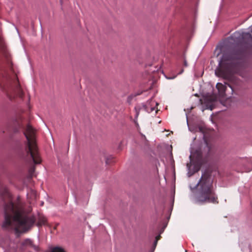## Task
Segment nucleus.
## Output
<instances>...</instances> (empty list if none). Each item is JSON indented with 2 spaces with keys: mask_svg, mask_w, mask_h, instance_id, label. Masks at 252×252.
<instances>
[{
  "mask_svg": "<svg viewBox=\"0 0 252 252\" xmlns=\"http://www.w3.org/2000/svg\"><path fill=\"white\" fill-rule=\"evenodd\" d=\"M35 167L34 166L32 167L30 169V173L31 176H32L33 173L34 172Z\"/></svg>",
  "mask_w": 252,
  "mask_h": 252,
  "instance_id": "12",
  "label": "nucleus"
},
{
  "mask_svg": "<svg viewBox=\"0 0 252 252\" xmlns=\"http://www.w3.org/2000/svg\"><path fill=\"white\" fill-rule=\"evenodd\" d=\"M37 224L38 226H41L42 225H46L47 224L46 218L45 217H40L39 219Z\"/></svg>",
  "mask_w": 252,
  "mask_h": 252,
  "instance_id": "10",
  "label": "nucleus"
},
{
  "mask_svg": "<svg viewBox=\"0 0 252 252\" xmlns=\"http://www.w3.org/2000/svg\"><path fill=\"white\" fill-rule=\"evenodd\" d=\"M51 252H65L63 249L59 247H56L54 248Z\"/></svg>",
  "mask_w": 252,
  "mask_h": 252,
  "instance_id": "11",
  "label": "nucleus"
},
{
  "mask_svg": "<svg viewBox=\"0 0 252 252\" xmlns=\"http://www.w3.org/2000/svg\"><path fill=\"white\" fill-rule=\"evenodd\" d=\"M196 192L195 194V202L198 204L219 203L214 187L213 180L211 172L205 171L202 174L198 183L196 186Z\"/></svg>",
  "mask_w": 252,
  "mask_h": 252,
  "instance_id": "4",
  "label": "nucleus"
},
{
  "mask_svg": "<svg viewBox=\"0 0 252 252\" xmlns=\"http://www.w3.org/2000/svg\"><path fill=\"white\" fill-rule=\"evenodd\" d=\"M28 247L32 248L37 251L38 250V248L33 245V242L31 239H26L21 242L20 248L22 250H24Z\"/></svg>",
  "mask_w": 252,
  "mask_h": 252,
  "instance_id": "9",
  "label": "nucleus"
},
{
  "mask_svg": "<svg viewBox=\"0 0 252 252\" xmlns=\"http://www.w3.org/2000/svg\"><path fill=\"white\" fill-rule=\"evenodd\" d=\"M249 66L247 53L243 50H234L223 54L219 62V67L215 71L217 76L226 80L225 85L220 83L216 85L221 97L225 96V92L227 91L226 85L232 94L240 95L244 88L243 82L238 78L236 74L248 79L250 77Z\"/></svg>",
  "mask_w": 252,
  "mask_h": 252,
  "instance_id": "1",
  "label": "nucleus"
},
{
  "mask_svg": "<svg viewBox=\"0 0 252 252\" xmlns=\"http://www.w3.org/2000/svg\"><path fill=\"white\" fill-rule=\"evenodd\" d=\"M155 110V108H152L151 109V110H152V111H153V110Z\"/></svg>",
  "mask_w": 252,
  "mask_h": 252,
  "instance_id": "18",
  "label": "nucleus"
},
{
  "mask_svg": "<svg viewBox=\"0 0 252 252\" xmlns=\"http://www.w3.org/2000/svg\"><path fill=\"white\" fill-rule=\"evenodd\" d=\"M48 226H49V227H50V228H51V227H52V226H51V225H50V224H48Z\"/></svg>",
  "mask_w": 252,
  "mask_h": 252,
  "instance_id": "17",
  "label": "nucleus"
},
{
  "mask_svg": "<svg viewBox=\"0 0 252 252\" xmlns=\"http://www.w3.org/2000/svg\"><path fill=\"white\" fill-rule=\"evenodd\" d=\"M204 101L207 108L213 110L217 103V97L214 95H207L204 97Z\"/></svg>",
  "mask_w": 252,
  "mask_h": 252,
  "instance_id": "8",
  "label": "nucleus"
},
{
  "mask_svg": "<svg viewBox=\"0 0 252 252\" xmlns=\"http://www.w3.org/2000/svg\"><path fill=\"white\" fill-rule=\"evenodd\" d=\"M232 38L237 42L252 43V35L249 32H236L233 34Z\"/></svg>",
  "mask_w": 252,
  "mask_h": 252,
  "instance_id": "7",
  "label": "nucleus"
},
{
  "mask_svg": "<svg viewBox=\"0 0 252 252\" xmlns=\"http://www.w3.org/2000/svg\"><path fill=\"white\" fill-rule=\"evenodd\" d=\"M204 140L206 144L205 151L202 152L200 149H199L196 150L192 154L193 157L196 158L197 161L201 164L206 162L215 153L212 145L208 143L205 136H204Z\"/></svg>",
  "mask_w": 252,
  "mask_h": 252,
  "instance_id": "6",
  "label": "nucleus"
},
{
  "mask_svg": "<svg viewBox=\"0 0 252 252\" xmlns=\"http://www.w3.org/2000/svg\"><path fill=\"white\" fill-rule=\"evenodd\" d=\"M4 220L2 227L6 230H14L16 234L29 231L35 222V218L29 215L23 204L18 202L10 201L4 206Z\"/></svg>",
  "mask_w": 252,
  "mask_h": 252,
  "instance_id": "2",
  "label": "nucleus"
},
{
  "mask_svg": "<svg viewBox=\"0 0 252 252\" xmlns=\"http://www.w3.org/2000/svg\"><path fill=\"white\" fill-rule=\"evenodd\" d=\"M0 87L11 100L16 97L22 98L24 93L21 88L17 76H9L4 70L0 69Z\"/></svg>",
  "mask_w": 252,
  "mask_h": 252,
  "instance_id": "5",
  "label": "nucleus"
},
{
  "mask_svg": "<svg viewBox=\"0 0 252 252\" xmlns=\"http://www.w3.org/2000/svg\"><path fill=\"white\" fill-rule=\"evenodd\" d=\"M59 225V223H56L54 224V225L53 226V230H56L57 228V227Z\"/></svg>",
  "mask_w": 252,
  "mask_h": 252,
  "instance_id": "15",
  "label": "nucleus"
},
{
  "mask_svg": "<svg viewBox=\"0 0 252 252\" xmlns=\"http://www.w3.org/2000/svg\"><path fill=\"white\" fill-rule=\"evenodd\" d=\"M135 109L136 113V116L137 117L139 115V111L140 110V108L139 107H135Z\"/></svg>",
  "mask_w": 252,
  "mask_h": 252,
  "instance_id": "14",
  "label": "nucleus"
},
{
  "mask_svg": "<svg viewBox=\"0 0 252 252\" xmlns=\"http://www.w3.org/2000/svg\"><path fill=\"white\" fill-rule=\"evenodd\" d=\"M184 65L185 67H187L188 66L187 62L185 60L184 61Z\"/></svg>",
  "mask_w": 252,
  "mask_h": 252,
  "instance_id": "16",
  "label": "nucleus"
},
{
  "mask_svg": "<svg viewBox=\"0 0 252 252\" xmlns=\"http://www.w3.org/2000/svg\"><path fill=\"white\" fill-rule=\"evenodd\" d=\"M20 129H24V133L27 139L25 149L21 152V158L26 162L35 164H40L41 158L39 154L35 141V130L29 124L24 128V124L21 119L16 120L12 124H7L5 130L3 132L18 131Z\"/></svg>",
  "mask_w": 252,
  "mask_h": 252,
  "instance_id": "3",
  "label": "nucleus"
},
{
  "mask_svg": "<svg viewBox=\"0 0 252 252\" xmlns=\"http://www.w3.org/2000/svg\"><path fill=\"white\" fill-rule=\"evenodd\" d=\"M160 237H161V236L160 235H158L156 237V240L154 243L155 246H156L157 245V242L158 240L160 239Z\"/></svg>",
  "mask_w": 252,
  "mask_h": 252,
  "instance_id": "13",
  "label": "nucleus"
}]
</instances>
